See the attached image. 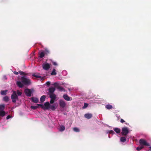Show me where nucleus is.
I'll return each instance as SVG.
<instances>
[{
	"instance_id": "22",
	"label": "nucleus",
	"mask_w": 151,
	"mask_h": 151,
	"mask_svg": "<svg viewBox=\"0 0 151 151\" xmlns=\"http://www.w3.org/2000/svg\"><path fill=\"white\" fill-rule=\"evenodd\" d=\"M3 100L5 102H7L9 100V98L8 96H5L3 97Z\"/></svg>"
},
{
	"instance_id": "8",
	"label": "nucleus",
	"mask_w": 151,
	"mask_h": 151,
	"mask_svg": "<svg viewBox=\"0 0 151 151\" xmlns=\"http://www.w3.org/2000/svg\"><path fill=\"white\" fill-rule=\"evenodd\" d=\"M14 74L15 75H18L19 73V74L22 76H29V74L27 73L23 72L22 71H19V73L16 71L14 72Z\"/></svg>"
},
{
	"instance_id": "25",
	"label": "nucleus",
	"mask_w": 151,
	"mask_h": 151,
	"mask_svg": "<svg viewBox=\"0 0 151 151\" xmlns=\"http://www.w3.org/2000/svg\"><path fill=\"white\" fill-rule=\"evenodd\" d=\"M5 109V105L4 104L0 105V111H4Z\"/></svg>"
},
{
	"instance_id": "7",
	"label": "nucleus",
	"mask_w": 151,
	"mask_h": 151,
	"mask_svg": "<svg viewBox=\"0 0 151 151\" xmlns=\"http://www.w3.org/2000/svg\"><path fill=\"white\" fill-rule=\"evenodd\" d=\"M42 67L43 69L47 70L50 68V65L49 63L45 62L42 64Z\"/></svg>"
},
{
	"instance_id": "39",
	"label": "nucleus",
	"mask_w": 151,
	"mask_h": 151,
	"mask_svg": "<svg viewBox=\"0 0 151 151\" xmlns=\"http://www.w3.org/2000/svg\"><path fill=\"white\" fill-rule=\"evenodd\" d=\"M32 76H36V75H35V74L34 73L32 74Z\"/></svg>"
},
{
	"instance_id": "14",
	"label": "nucleus",
	"mask_w": 151,
	"mask_h": 151,
	"mask_svg": "<svg viewBox=\"0 0 151 151\" xmlns=\"http://www.w3.org/2000/svg\"><path fill=\"white\" fill-rule=\"evenodd\" d=\"M92 116V115L91 114H85L84 116L88 119L91 118Z\"/></svg>"
},
{
	"instance_id": "21",
	"label": "nucleus",
	"mask_w": 151,
	"mask_h": 151,
	"mask_svg": "<svg viewBox=\"0 0 151 151\" xmlns=\"http://www.w3.org/2000/svg\"><path fill=\"white\" fill-rule=\"evenodd\" d=\"M106 133L107 134H111L112 135L115 134L114 132L112 130H107L106 131Z\"/></svg>"
},
{
	"instance_id": "18",
	"label": "nucleus",
	"mask_w": 151,
	"mask_h": 151,
	"mask_svg": "<svg viewBox=\"0 0 151 151\" xmlns=\"http://www.w3.org/2000/svg\"><path fill=\"white\" fill-rule=\"evenodd\" d=\"M105 108L107 109H110L112 108V106L109 104H107L105 106Z\"/></svg>"
},
{
	"instance_id": "1",
	"label": "nucleus",
	"mask_w": 151,
	"mask_h": 151,
	"mask_svg": "<svg viewBox=\"0 0 151 151\" xmlns=\"http://www.w3.org/2000/svg\"><path fill=\"white\" fill-rule=\"evenodd\" d=\"M40 106L44 110H51L54 111L57 108L58 105L57 104H54L53 105L50 104L49 102H47L45 103L44 105L38 104L37 106H31V108L33 109H36L38 108L39 106Z\"/></svg>"
},
{
	"instance_id": "35",
	"label": "nucleus",
	"mask_w": 151,
	"mask_h": 151,
	"mask_svg": "<svg viewBox=\"0 0 151 151\" xmlns=\"http://www.w3.org/2000/svg\"><path fill=\"white\" fill-rule=\"evenodd\" d=\"M120 122L122 123H124L125 122V121L123 119H121Z\"/></svg>"
},
{
	"instance_id": "40",
	"label": "nucleus",
	"mask_w": 151,
	"mask_h": 151,
	"mask_svg": "<svg viewBox=\"0 0 151 151\" xmlns=\"http://www.w3.org/2000/svg\"><path fill=\"white\" fill-rule=\"evenodd\" d=\"M150 150L151 151V147H150Z\"/></svg>"
},
{
	"instance_id": "36",
	"label": "nucleus",
	"mask_w": 151,
	"mask_h": 151,
	"mask_svg": "<svg viewBox=\"0 0 151 151\" xmlns=\"http://www.w3.org/2000/svg\"><path fill=\"white\" fill-rule=\"evenodd\" d=\"M53 64L54 65H57V63L56 62H53Z\"/></svg>"
},
{
	"instance_id": "5",
	"label": "nucleus",
	"mask_w": 151,
	"mask_h": 151,
	"mask_svg": "<svg viewBox=\"0 0 151 151\" xmlns=\"http://www.w3.org/2000/svg\"><path fill=\"white\" fill-rule=\"evenodd\" d=\"M58 104L60 107L62 109L65 108L66 106V102L63 99H60L58 100Z\"/></svg>"
},
{
	"instance_id": "37",
	"label": "nucleus",
	"mask_w": 151,
	"mask_h": 151,
	"mask_svg": "<svg viewBox=\"0 0 151 151\" xmlns=\"http://www.w3.org/2000/svg\"><path fill=\"white\" fill-rule=\"evenodd\" d=\"M33 76V77H36L37 78H41V76Z\"/></svg>"
},
{
	"instance_id": "4",
	"label": "nucleus",
	"mask_w": 151,
	"mask_h": 151,
	"mask_svg": "<svg viewBox=\"0 0 151 151\" xmlns=\"http://www.w3.org/2000/svg\"><path fill=\"white\" fill-rule=\"evenodd\" d=\"M139 143L140 146H142L143 148L145 146H150L149 144L146 140L143 139H141L139 140Z\"/></svg>"
},
{
	"instance_id": "15",
	"label": "nucleus",
	"mask_w": 151,
	"mask_h": 151,
	"mask_svg": "<svg viewBox=\"0 0 151 151\" xmlns=\"http://www.w3.org/2000/svg\"><path fill=\"white\" fill-rule=\"evenodd\" d=\"M31 99L32 101L35 103H37L39 101V99L37 98L32 97Z\"/></svg>"
},
{
	"instance_id": "19",
	"label": "nucleus",
	"mask_w": 151,
	"mask_h": 151,
	"mask_svg": "<svg viewBox=\"0 0 151 151\" xmlns=\"http://www.w3.org/2000/svg\"><path fill=\"white\" fill-rule=\"evenodd\" d=\"M114 130L117 134L119 133L121 131L120 129L118 128H114Z\"/></svg>"
},
{
	"instance_id": "33",
	"label": "nucleus",
	"mask_w": 151,
	"mask_h": 151,
	"mask_svg": "<svg viewBox=\"0 0 151 151\" xmlns=\"http://www.w3.org/2000/svg\"><path fill=\"white\" fill-rule=\"evenodd\" d=\"M55 100H53L52 99H51V100L50 101V103L49 102V104H53L54 103V102L55 101Z\"/></svg>"
},
{
	"instance_id": "6",
	"label": "nucleus",
	"mask_w": 151,
	"mask_h": 151,
	"mask_svg": "<svg viewBox=\"0 0 151 151\" xmlns=\"http://www.w3.org/2000/svg\"><path fill=\"white\" fill-rule=\"evenodd\" d=\"M129 133V130L127 127H125L122 129V135H126Z\"/></svg>"
},
{
	"instance_id": "24",
	"label": "nucleus",
	"mask_w": 151,
	"mask_h": 151,
	"mask_svg": "<svg viewBox=\"0 0 151 151\" xmlns=\"http://www.w3.org/2000/svg\"><path fill=\"white\" fill-rule=\"evenodd\" d=\"M57 88L60 91H65V90L61 86H58L57 87Z\"/></svg>"
},
{
	"instance_id": "2",
	"label": "nucleus",
	"mask_w": 151,
	"mask_h": 151,
	"mask_svg": "<svg viewBox=\"0 0 151 151\" xmlns=\"http://www.w3.org/2000/svg\"><path fill=\"white\" fill-rule=\"evenodd\" d=\"M26 76H18L17 82V85L20 88H22L24 85H28L31 83L30 80L26 78Z\"/></svg>"
},
{
	"instance_id": "43",
	"label": "nucleus",
	"mask_w": 151,
	"mask_h": 151,
	"mask_svg": "<svg viewBox=\"0 0 151 151\" xmlns=\"http://www.w3.org/2000/svg\"><path fill=\"white\" fill-rule=\"evenodd\" d=\"M5 77H6V76H4V78H5Z\"/></svg>"
},
{
	"instance_id": "26",
	"label": "nucleus",
	"mask_w": 151,
	"mask_h": 151,
	"mask_svg": "<svg viewBox=\"0 0 151 151\" xmlns=\"http://www.w3.org/2000/svg\"><path fill=\"white\" fill-rule=\"evenodd\" d=\"M126 140V138L124 137H122L120 138V141L124 142H125Z\"/></svg>"
},
{
	"instance_id": "32",
	"label": "nucleus",
	"mask_w": 151,
	"mask_h": 151,
	"mask_svg": "<svg viewBox=\"0 0 151 151\" xmlns=\"http://www.w3.org/2000/svg\"><path fill=\"white\" fill-rule=\"evenodd\" d=\"M143 148L142 147V146H141L140 145L139 146L137 147V148L136 149L138 151H139Z\"/></svg>"
},
{
	"instance_id": "3",
	"label": "nucleus",
	"mask_w": 151,
	"mask_h": 151,
	"mask_svg": "<svg viewBox=\"0 0 151 151\" xmlns=\"http://www.w3.org/2000/svg\"><path fill=\"white\" fill-rule=\"evenodd\" d=\"M17 94L18 96H20L22 95V93L19 90H17V92L16 91H13V93L11 96V98L12 102L14 103H15L16 101L18 100V98Z\"/></svg>"
},
{
	"instance_id": "9",
	"label": "nucleus",
	"mask_w": 151,
	"mask_h": 151,
	"mask_svg": "<svg viewBox=\"0 0 151 151\" xmlns=\"http://www.w3.org/2000/svg\"><path fill=\"white\" fill-rule=\"evenodd\" d=\"M24 92L26 95L29 97L31 96L32 93L31 90L29 89H26L24 90Z\"/></svg>"
},
{
	"instance_id": "31",
	"label": "nucleus",
	"mask_w": 151,
	"mask_h": 151,
	"mask_svg": "<svg viewBox=\"0 0 151 151\" xmlns=\"http://www.w3.org/2000/svg\"><path fill=\"white\" fill-rule=\"evenodd\" d=\"M88 104L87 103H85L84 104V106H83V107H82L83 109H85L86 108H87L88 107Z\"/></svg>"
},
{
	"instance_id": "10",
	"label": "nucleus",
	"mask_w": 151,
	"mask_h": 151,
	"mask_svg": "<svg viewBox=\"0 0 151 151\" xmlns=\"http://www.w3.org/2000/svg\"><path fill=\"white\" fill-rule=\"evenodd\" d=\"M63 98L67 101H70L72 100V98L69 97L68 95L64 94L63 96Z\"/></svg>"
},
{
	"instance_id": "20",
	"label": "nucleus",
	"mask_w": 151,
	"mask_h": 151,
	"mask_svg": "<svg viewBox=\"0 0 151 151\" xmlns=\"http://www.w3.org/2000/svg\"><path fill=\"white\" fill-rule=\"evenodd\" d=\"M8 91L6 90H2L1 91V94L2 95H5L6 94Z\"/></svg>"
},
{
	"instance_id": "38",
	"label": "nucleus",
	"mask_w": 151,
	"mask_h": 151,
	"mask_svg": "<svg viewBox=\"0 0 151 151\" xmlns=\"http://www.w3.org/2000/svg\"><path fill=\"white\" fill-rule=\"evenodd\" d=\"M56 84H57V83H54V85L55 86H56Z\"/></svg>"
},
{
	"instance_id": "27",
	"label": "nucleus",
	"mask_w": 151,
	"mask_h": 151,
	"mask_svg": "<svg viewBox=\"0 0 151 151\" xmlns=\"http://www.w3.org/2000/svg\"><path fill=\"white\" fill-rule=\"evenodd\" d=\"M52 75H56V70L55 69H53L52 70V72L51 73Z\"/></svg>"
},
{
	"instance_id": "42",
	"label": "nucleus",
	"mask_w": 151,
	"mask_h": 151,
	"mask_svg": "<svg viewBox=\"0 0 151 151\" xmlns=\"http://www.w3.org/2000/svg\"><path fill=\"white\" fill-rule=\"evenodd\" d=\"M44 78H42L41 80H44Z\"/></svg>"
},
{
	"instance_id": "34",
	"label": "nucleus",
	"mask_w": 151,
	"mask_h": 151,
	"mask_svg": "<svg viewBox=\"0 0 151 151\" xmlns=\"http://www.w3.org/2000/svg\"><path fill=\"white\" fill-rule=\"evenodd\" d=\"M13 117V116H10V115H8L6 117V119H8L10 118H11Z\"/></svg>"
},
{
	"instance_id": "29",
	"label": "nucleus",
	"mask_w": 151,
	"mask_h": 151,
	"mask_svg": "<svg viewBox=\"0 0 151 151\" xmlns=\"http://www.w3.org/2000/svg\"><path fill=\"white\" fill-rule=\"evenodd\" d=\"M43 51L44 52L45 54H47L50 53L49 51L47 49H45V50Z\"/></svg>"
},
{
	"instance_id": "23",
	"label": "nucleus",
	"mask_w": 151,
	"mask_h": 151,
	"mask_svg": "<svg viewBox=\"0 0 151 151\" xmlns=\"http://www.w3.org/2000/svg\"><path fill=\"white\" fill-rule=\"evenodd\" d=\"M46 98V96H45L43 95L42 96L40 99V101L41 102H43L45 100Z\"/></svg>"
},
{
	"instance_id": "41",
	"label": "nucleus",
	"mask_w": 151,
	"mask_h": 151,
	"mask_svg": "<svg viewBox=\"0 0 151 151\" xmlns=\"http://www.w3.org/2000/svg\"><path fill=\"white\" fill-rule=\"evenodd\" d=\"M108 137H109V138H111L110 137V136H108Z\"/></svg>"
},
{
	"instance_id": "28",
	"label": "nucleus",
	"mask_w": 151,
	"mask_h": 151,
	"mask_svg": "<svg viewBox=\"0 0 151 151\" xmlns=\"http://www.w3.org/2000/svg\"><path fill=\"white\" fill-rule=\"evenodd\" d=\"M62 74L63 76H66L67 75V72L66 71L64 70L62 72Z\"/></svg>"
},
{
	"instance_id": "12",
	"label": "nucleus",
	"mask_w": 151,
	"mask_h": 151,
	"mask_svg": "<svg viewBox=\"0 0 151 151\" xmlns=\"http://www.w3.org/2000/svg\"><path fill=\"white\" fill-rule=\"evenodd\" d=\"M55 90V88L54 87L50 88L49 89V94L53 93Z\"/></svg>"
},
{
	"instance_id": "16",
	"label": "nucleus",
	"mask_w": 151,
	"mask_h": 151,
	"mask_svg": "<svg viewBox=\"0 0 151 151\" xmlns=\"http://www.w3.org/2000/svg\"><path fill=\"white\" fill-rule=\"evenodd\" d=\"M6 114V112L4 111H0V116L3 117Z\"/></svg>"
},
{
	"instance_id": "30",
	"label": "nucleus",
	"mask_w": 151,
	"mask_h": 151,
	"mask_svg": "<svg viewBox=\"0 0 151 151\" xmlns=\"http://www.w3.org/2000/svg\"><path fill=\"white\" fill-rule=\"evenodd\" d=\"M73 130L74 131L76 132H79V129L77 127H74L73 128Z\"/></svg>"
},
{
	"instance_id": "11",
	"label": "nucleus",
	"mask_w": 151,
	"mask_h": 151,
	"mask_svg": "<svg viewBox=\"0 0 151 151\" xmlns=\"http://www.w3.org/2000/svg\"><path fill=\"white\" fill-rule=\"evenodd\" d=\"M65 127L63 125H60L59 127L58 128V130L60 132H62L65 130Z\"/></svg>"
},
{
	"instance_id": "13",
	"label": "nucleus",
	"mask_w": 151,
	"mask_h": 151,
	"mask_svg": "<svg viewBox=\"0 0 151 151\" xmlns=\"http://www.w3.org/2000/svg\"><path fill=\"white\" fill-rule=\"evenodd\" d=\"M49 96L51 99L55 100L56 98V95L54 93L49 94Z\"/></svg>"
},
{
	"instance_id": "17",
	"label": "nucleus",
	"mask_w": 151,
	"mask_h": 151,
	"mask_svg": "<svg viewBox=\"0 0 151 151\" xmlns=\"http://www.w3.org/2000/svg\"><path fill=\"white\" fill-rule=\"evenodd\" d=\"M45 55V54L43 51L40 52L39 53V57L40 58L43 57Z\"/></svg>"
}]
</instances>
